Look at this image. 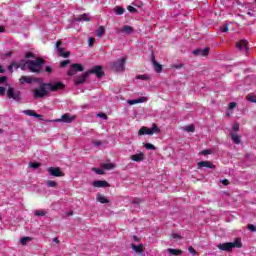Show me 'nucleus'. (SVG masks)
<instances>
[{
    "label": "nucleus",
    "mask_w": 256,
    "mask_h": 256,
    "mask_svg": "<svg viewBox=\"0 0 256 256\" xmlns=\"http://www.w3.org/2000/svg\"><path fill=\"white\" fill-rule=\"evenodd\" d=\"M93 187H97V188L109 187V182L105 180H97L93 182Z\"/></svg>",
    "instance_id": "nucleus-19"
},
{
    "label": "nucleus",
    "mask_w": 256,
    "mask_h": 256,
    "mask_svg": "<svg viewBox=\"0 0 256 256\" xmlns=\"http://www.w3.org/2000/svg\"><path fill=\"white\" fill-rule=\"evenodd\" d=\"M19 67L22 69V71H25V69H29V64H27V61H26L22 65H19Z\"/></svg>",
    "instance_id": "nucleus-44"
},
{
    "label": "nucleus",
    "mask_w": 256,
    "mask_h": 256,
    "mask_svg": "<svg viewBox=\"0 0 256 256\" xmlns=\"http://www.w3.org/2000/svg\"><path fill=\"white\" fill-rule=\"evenodd\" d=\"M53 242H54V243H59V239L54 238V239H53Z\"/></svg>",
    "instance_id": "nucleus-64"
},
{
    "label": "nucleus",
    "mask_w": 256,
    "mask_h": 256,
    "mask_svg": "<svg viewBox=\"0 0 256 256\" xmlns=\"http://www.w3.org/2000/svg\"><path fill=\"white\" fill-rule=\"evenodd\" d=\"M248 229H249V231H252L253 233H256V227H255V225L249 224V225H248Z\"/></svg>",
    "instance_id": "nucleus-46"
},
{
    "label": "nucleus",
    "mask_w": 256,
    "mask_h": 256,
    "mask_svg": "<svg viewBox=\"0 0 256 256\" xmlns=\"http://www.w3.org/2000/svg\"><path fill=\"white\" fill-rule=\"evenodd\" d=\"M132 239H133V241H135L136 243H139V237L133 236Z\"/></svg>",
    "instance_id": "nucleus-60"
},
{
    "label": "nucleus",
    "mask_w": 256,
    "mask_h": 256,
    "mask_svg": "<svg viewBox=\"0 0 256 256\" xmlns=\"http://www.w3.org/2000/svg\"><path fill=\"white\" fill-rule=\"evenodd\" d=\"M97 116L100 117V119L107 120V114L105 113H99Z\"/></svg>",
    "instance_id": "nucleus-50"
},
{
    "label": "nucleus",
    "mask_w": 256,
    "mask_h": 256,
    "mask_svg": "<svg viewBox=\"0 0 256 256\" xmlns=\"http://www.w3.org/2000/svg\"><path fill=\"white\" fill-rule=\"evenodd\" d=\"M220 31H221V33H225V26L224 25L221 26Z\"/></svg>",
    "instance_id": "nucleus-61"
},
{
    "label": "nucleus",
    "mask_w": 256,
    "mask_h": 256,
    "mask_svg": "<svg viewBox=\"0 0 256 256\" xmlns=\"http://www.w3.org/2000/svg\"><path fill=\"white\" fill-rule=\"evenodd\" d=\"M31 57H33L31 52L26 53V59H31Z\"/></svg>",
    "instance_id": "nucleus-59"
},
{
    "label": "nucleus",
    "mask_w": 256,
    "mask_h": 256,
    "mask_svg": "<svg viewBox=\"0 0 256 256\" xmlns=\"http://www.w3.org/2000/svg\"><path fill=\"white\" fill-rule=\"evenodd\" d=\"M137 103H145V101H147V97H140V98H137Z\"/></svg>",
    "instance_id": "nucleus-47"
},
{
    "label": "nucleus",
    "mask_w": 256,
    "mask_h": 256,
    "mask_svg": "<svg viewBox=\"0 0 256 256\" xmlns=\"http://www.w3.org/2000/svg\"><path fill=\"white\" fill-rule=\"evenodd\" d=\"M247 101H250V103H256V96L248 94L246 96Z\"/></svg>",
    "instance_id": "nucleus-32"
},
{
    "label": "nucleus",
    "mask_w": 256,
    "mask_h": 256,
    "mask_svg": "<svg viewBox=\"0 0 256 256\" xmlns=\"http://www.w3.org/2000/svg\"><path fill=\"white\" fill-rule=\"evenodd\" d=\"M93 43H95V38H89V40H88L89 47H91L93 45Z\"/></svg>",
    "instance_id": "nucleus-52"
},
{
    "label": "nucleus",
    "mask_w": 256,
    "mask_h": 256,
    "mask_svg": "<svg viewBox=\"0 0 256 256\" xmlns=\"http://www.w3.org/2000/svg\"><path fill=\"white\" fill-rule=\"evenodd\" d=\"M128 11L130 13H137V9L135 7H133V6H128Z\"/></svg>",
    "instance_id": "nucleus-49"
},
{
    "label": "nucleus",
    "mask_w": 256,
    "mask_h": 256,
    "mask_svg": "<svg viewBox=\"0 0 256 256\" xmlns=\"http://www.w3.org/2000/svg\"><path fill=\"white\" fill-rule=\"evenodd\" d=\"M92 171H94V173H96L97 175H103L105 173L103 169H99V168H92Z\"/></svg>",
    "instance_id": "nucleus-37"
},
{
    "label": "nucleus",
    "mask_w": 256,
    "mask_h": 256,
    "mask_svg": "<svg viewBox=\"0 0 256 256\" xmlns=\"http://www.w3.org/2000/svg\"><path fill=\"white\" fill-rule=\"evenodd\" d=\"M67 215H68V217H71V215H73V211H69V212L67 213Z\"/></svg>",
    "instance_id": "nucleus-63"
},
{
    "label": "nucleus",
    "mask_w": 256,
    "mask_h": 256,
    "mask_svg": "<svg viewBox=\"0 0 256 256\" xmlns=\"http://www.w3.org/2000/svg\"><path fill=\"white\" fill-rule=\"evenodd\" d=\"M60 45H61V41H58L56 43V47H55V49L57 51V55H59V57H64V59H67V57H69V55H71V52H69V51L65 52V50L63 48L59 47Z\"/></svg>",
    "instance_id": "nucleus-11"
},
{
    "label": "nucleus",
    "mask_w": 256,
    "mask_h": 256,
    "mask_svg": "<svg viewBox=\"0 0 256 256\" xmlns=\"http://www.w3.org/2000/svg\"><path fill=\"white\" fill-rule=\"evenodd\" d=\"M241 247H243L241 238H236L234 242H226L225 243V251H227V252L233 251V248L241 249Z\"/></svg>",
    "instance_id": "nucleus-5"
},
{
    "label": "nucleus",
    "mask_w": 256,
    "mask_h": 256,
    "mask_svg": "<svg viewBox=\"0 0 256 256\" xmlns=\"http://www.w3.org/2000/svg\"><path fill=\"white\" fill-rule=\"evenodd\" d=\"M59 89H65V84L62 82L41 83L39 88L34 90L33 97L34 99H43L49 95V91H59Z\"/></svg>",
    "instance_id": "nucleus-1"
},
{
    "label": "nucleus",
    "mask_w": 256,
    "mask_h": 256,
    "mask_svg": "<svg viewBox=\"0 0 256 256\" xmlns=\"http://www.w3.org/2000/svg\"><path fill=\"white\" fill-rule=\"evenodd\" d=\"M131 247L136 253H143V244H139L138 246L135 244H131Z\"/></svg>",
    "instance_id": "nucleus-25"
},
{
    "label": "nucleus",
    "mask_w": 256,
    "mask_h": 256,
    "mask_svg": "<svg viewBox=\"0 0 256 256\" xmlns=\"http://www.w3.org/2000/svg\"><path fill=\"white\" fill-rule=\"evenodd\" d=\"M0 95L3 96L5 95V87L0 86Z\"/></svg>",
    "instance_id": "nucleus-56"
},
{
    "label": "nucleus",
    "mask_w": 256,
    "mask_h": 256,
    "mask_svg": "<svg viewBox=\"0 0 256 256\" xmlns=\"http://www.w3.org/2000/svg\"><path fill=\"white\" fill-rule=\"evenodd\" d=\"M236 47L238 51H241L242 53H248L249 52V46L247 40H240L236 43Z\"/></svg>",
    "instance_id": "nucleus-9"
},
{
    "label": "nucleus",
    "mask_w": 256,
    "mask_h": 256,
    "mask_svg": "<svg viewBox=\"0 0 256 256\" xmlns=\"http://www.w3.org/2000/svg\"><path fill=\"white\" fill-rule=\"evenodd\" d=\"M93 144L95 145V147H101V145H103L101 141H94Z\"/></svg>",
    "instance_id": "nucleus-53"
},
{
    "label": "nucleus",
    "mask_w": 256,
    "mask_h": 256,
    "mask_svg": "<svg viewBox=\"0 0 256 256\" xmlns=\"http://www.w3.org/2000/svg\"><path fill=\"white\" fill-rule=\"evenodd\" d=\"M230 137L233 141V143H235V145H239L241 143V136L235 133H231Z\"/></svg>",
    "instance_id": "nucleus-21"
},
{
    "label": "nucleus",
    "mask_w": 256,
    "mask_h": 256,
    "mask_svg": "<svg viewBox=\"0 0 256 256\" xmlns=\"http://www.w3.org/2000/svg\"><path fill=\"white\" fill-rule=\"evenodd\" d=\"M13 67H15V69H19V64L17 63H12L8 66V71H10V73H13Z\"/></svg>",
    "instance_id": "nucleus-35"
},
{
    "label": "nucleus",
    "mask_w": 256,
    "mask_h": 256,
    "mask_svg": "<svg viewBox=\"0 0 256 256\" xmlns=\"http://www.w3.org/2000/svg\"><path fill=\"white\" fill-rule=\"evenodd\" d=\"M185 131H187V133H194L195 132V126L193 125H188L184 128Z\"/></svg>",
    "instance_id": "nucleus-31"
},
{
    "label": "nucleus",
    "mask_w": 256,
    "mask_h": 256,
    "mask_svg": "<svg viewBox=\"0 0 256 256\" xmlns=\"http://www.w3.org/2000/svg\"><path fill=\"white\" fill-rule=\"evenodd\" d=\"M167 253H169L170 256L175 255V256H179L183 254V251L180 249H174V248H168Z\"/></svg>",
    "instance_id": "nucleus-20"
},
{
    "label": "nucleus",
    "mask_w": 256,
    "mask_h": 256,
    "mask_svg": "<svg viewBox=\"0 0 256 256\" xmlns=\"http://www.w3.org/2000/svg\"><path fill=\"white\" fill-rule=\"evenodd\" d=\"M232 131H234L235 133H237V131H239V123L233 124Z\"/></svg>",
    "instance_id": "nucleus-45"
},
{
    "label": "nucleus",
    "mask_w": 256,
    "mask_h": 256,
    "mask_svg": "<svg viewBox=\"0 0 256 256\" xmlns=\"http://www.w3.org/2000/svg\"><path fill=\"white\" fill-rule=\"evenodd\" d=\"M189 253H191V255H197V250L195 248H193L192 246H190L188 248Z\"/></svg>",
    "instance_id": "nucleus-43"
},
{
    "label": "nucleus",
    "mask_w": 256,
    "mask_h": 256,
    "mask_svg": "<svg viewBox=\"0 0 256 256\" xmlns=\"http://www.w3.org/2000/svg\"><path fill=\"white\" fill-rule=\"evenodd\" d=\"M74 21H75L76 23H79V22H81V21H87V22H89V21H91V18L89 17V14L84 13V14L79 15L78 17H75V18H74Z\"/></svg>",
    "instance_id": "nucleus-17"
},
{
    "label": "nucleus",
    "mask_w": 256,
    "mask_h": 256,
    "mask_svg": "<svg viewBox=\"0 0 256 256\" xmlns=\"http://www.w3.org/2000/svg\"><path fill=\"white\" fill-rule=\"evenodd\" d=\"M130 159L136 163H141V161H145V153L140 152L138 154H134L130 157Z\"/></svg>",
    "instance_id": "nucleus-14"
},
{
    "label": "nucleus",
    "mask_w": 256,
    "mask_h": 256,
    "mask_svg": "<svg viewBox=\"0 0 256 256\" xmlns=\"http://www.w3.org/2000/svg\"><path fill=\"white\" fill-rule=\"evenodd\" d=\"M3 83H7V76L0 77V85H3Z\"/></svg>",
    "instance_id": "nucleus-48"
},
{
    "label": "nucleus",
    "mask_w": 256,
    "mask_h": 256,
    "mask_svg": "<svg viewBox=\"0 0 256 256\" xmlns=\"http://www.w3.org/2000/svg\"><path fill=\"white\" fill-rule=\"evenodd\" d=\"M173 239H181V235L174 233L172 234Z\"/></svg>",
    "instance_id": "nucleus-57"
},
{
    "label": "nucleus",
    "mask_w": 256,
    "mask_h": 256,
    "mask_svg": "<svg viewBox=\"0 0 256 256\" xmlns=\"http://www.w3.org/2000/svg\"><path fill=\"white\" fill-rule=\"evenodd\" d=\"M69 63H71V60H63L61 63H60V67H67L69 65Z\"/></svg>",
    "instance_id": "nucleus-39"
},
{
    "label": "nucleus",
    "mask_w": 256,
    "mask_h": 256,
    "mask_svg": "<svg viewBox=\"0 0 256 256\" xmlns=\"http://www.w3.org/2000/svg\"><path fill=\"white\" fill-rule=\"evenodd\" d=\"M145 149H148L149 151H155V145L151 143L144 144Z\"/></svg>",
    "instance_id": "nucleus-33"
},
{
    "label": "nucleus",
    "mask_w": 256,
    "mask_h": 256,
    "mask_svg": "<svg viewBox=\"0 0 256 256\" xmlns=\"http://www.w3.org/2000/svg\"><path fill=\"white\" fill-rule=\"evenodd\" d=\"M47 187H57V182L49 180L46 182Z\"/></svg>",
    "instance_id": "nucleus-36"
},
{
    "label": "nucleus",
    "mask_w": 256,
    "mask_h": 256,
    "mask_svg": "<svg viewBox=\"0 0 256 256\" xmlns=\"http://www.w3.org/2000/svg\"><path fill=\"white\" fill-rule=\"evenodd\" d=\"M103 35H105V28L103 26H100L97 29L96 36L97 37H103Z\"/></svg>",
    "instance_id": "nucleus-30"
},
{
    "label": "nucleus",
    "mask_w": 256,
    "mask_h": 256,
    "mask_svg": "<svg viewBox=\"0 0 256 256\" xmlns=\"http://www.w3.org/2000/svg\"><path fill=\"white\" fill-rule=\"evenodd\" d=\"M29 167H31V169H39V167H41V164L37 162H30Z\"/></svg>",
    "instance_id": "nucleus-34"
},
{
    "label": "nucleus",
    "mask_w": 256,
    "mask_h": 256,
    "mask_svg": "<svg viewBox=\"0 0 256 256\" xmlns=\"http://www.w3.org/2000/svg\"><path fill=\"white\" fill-rule=\"evenodd\" d=\"M45 72L46 73H53V68H51V66H46Z\"/></svg>",
    "instance_id": "nucleus-51"
},
{
    "label": "nucleus",
    "mask_w": 256,
    "mask_h": 256,
    "mask_svg": "<svg viewBox=\"0 0 256 256\" xmlns=\"http://www.w3.org/2000/svg\"><path fill=\"white\" fill-rule=\"evenodd\" d=\"M122 33H126L127 35H131L133 33V27L129 26V25H125L122 28Z\"/></svg>",
    "instance_id": "nucleus-24"
},
{
    "label": "nucleus",
    "mask_w": 256,
    "mask_h": 256,
    "mask_svg": "<svg viewBox=\"0 0 256 256\" xmlns=\"http://www.w3.org/2000/svg\"><path fill=\"white\" fill-rule=\"evenodd\" d=\"M209 47L203 48V49H196L192 53L193 55L200 56V57H207L209 55Z\"/></svg>",
    "instance_id": "nucleus-13"
},
{
    "label": "nucleus",
    "mask_w": 256,
    "mask_h": 256,
    "mask_svg": "<svg viewBox=\"0 0 256 256\" xmlns=\"http://www.w3.org/2000/svg\"><path fill=\"white\" fill-rule=\"evenodd\" d=\"M78 71H84L83 65L76 63L72 64L70 70L68 71L69 77H73Z\"/></svg>",
    "instance_id": "nucleus-10"
},
{
    "label": "nucleus",
    "mask_w": 256,
    "mask_h": 256,
    "mask_svg": "<svg viewBox=\"0 0 256 256\" xmlns=\"http://www.w3.org/2000/svg\"><path fill=\"white\" fill-rule=\"evenodd\" d=\"M212 151L209 149L202 150L199 155H211Z\"/></svg>",
    "instance_id": "nucleus-41"
},
{
    "label": "nucleus",
    "mask_w": 256,
    "mask_h": 256,
    "mask_svg": "<svg viewBox=\"0 0 256 256\" xmlns=\"http://www.w3.org/2000/svg\"><path fill=\"white\" fill-rule=\"evenodd\" d=\"M97 201H99V203H102V204L109 203V199H107L105 196L101 194L97 195Z\"/></svg>",
    "instance_id": "nucleus-27"
},
{
    "label": "nucleus",
    "mask_w": 256,
    "mask_h": 256,
    "mask_svg": "<svg viewBox=\"0 0 256 256\" xmlns=\"http://www.w3.org/2000/svg\"><path fill=\"white\" fill-rule=\"evenodd\" d=\"M174 69H181L183 67V64H175L173 65Z\"/></svg>",
    "instance_id": "nucleus-58"
},
{
    "label": "nucleus",
    "mask_w": 256,
    "mask_h": 256,
    "mask_svg": "<svg viewBox=\"0 0 256 256\" xmlns=\"http://www.w3.org/2000/svg\"><path fill=\"white\" fill-rule=\"evenodd\" d=\"M114 12L116 15H123V13H125V8H123L121 6H116L114 8Z\"/></svg>",
    "instance_id": "nucleus-28"
},
{
    "label": "nucleus",
    "mask_w": 256,
    "mask_h": 256,
    "mask_svg": "<svg viewBox=\"0 0 256 256\" xmlns=\"http://www.w3.org/2000/svg\"><path fill=\"white\" fill-rule=\"evenodd\" d=\"M151 61L153 63L154 71H156V73H161V71H163V66H161V64H159L157 61H155L154 54H152V56H151Z\"/></svg>",
    "instance_id": "nucleus-15"
},
{
    "label": "nucleus",
    "mask_w": 256,
    "mask_h": 256,
    "mask_svg": "<svg viewBox=\"0 0 256 256\" xmlns=\"http://www.w3.org/2000/svg\"><path fill=\"white\" fill-rule=\"evenodd\" d=\"M30 241H33V238L27 236V237H22L20 239L21 245H27V243H30Z\"/></svg>",
    "instance_id": "nucleus-29"
},
{
    "label": "nucleus",
    "mask_w": 256,
    "mask_h": 256,
    "mask_svg": "<svg viewBox=\"0 0 256 256\" xmlns=\"http://www.w3.org/2000/svg\"><path fill=\"white\" fill-rule=\"evenodd\" d=\"M45 62L41 58H37L36 60H27L28 69L32 73H39L41 67Z\"/></svg>",
    "instance_id": "nucleus-2"
},
{
    "label": "nucleus",
    "mask_w": 256,
    "mask_h": 256,
    "mask_svg": "<svg viewBox=\"0 0 256 256\" xmlns=\"http://www.w3.org/2000/svg\"><path fill=\"white\" fill-rule=\"evenodd\" d=\"M23 113L24 115H28L29 117H36V118L41 117V115L33 112V110H24Z\"/></svg>",
    "instance_id": "nucleus-26"
},
{
    "label": "nucleus",
    "mask_w": 256,
    "mask_h": 256,
    "mask_svg": "<svg viewBox=\"0 0 256 256\" xmlns=\"http://www.w3.org/2000/svg\"><path fill=\"white\" fill-rule=\"evenodd\" d=\"M88 75L94 74L98 79H101L105 75V72H103V67L97 65L94 66L92 69L87 71Z\"/></svg>",
    "instance_id": "nucleus-7"
},
{
    "label": "nucleus",
    "mask_w": 256,
    "mask_h": 256,
    "mask_svg": "<svg viewBox=\"0 0 256 256\" xmlns=\"http://www.w3.org/2000/svg\"><path fill=\"white\" fill-rule=\"evenodd\" d=\"M136 79H141L142 81H147L149 79V76H147V75H137Z\"/></svg>",
    "instance_id": "nucleus-40"
},
{
    "label": "nucleus",
    "mask_w": 256,
    "mask_h": 256,
    "mask_svg": "<svg viewBox=\"0 0 256 256\" xmlns=\"http://www.w3.org/2000/svg\"><path fill=\"white\" fill-rule=\"evenodd\" d=\"M235 107H237V102H231L228 106V111L226 113V115L229 117L231 115H233V109H235Z\"/></svg>",
    "instance_id": "nucleus-22"
},
{
    "label": "nucleus",
    "mask_w": 256,
    "mask_h": 256,
    "mask_svg": "<svg viewBox=\"0 0 256 256\" xmlns=\"http://www.w3.org/2000/svg\"><path fill=\"white\" fill-rule=\"evenodd\" d=\"M129 105H137V99H133V100H130L128 101Z\"/></svg>",
    "instance_id": "nucleus-55"
},
{
    "label": "nucleus",
    "mask_w": 256,
    "mask_h": 256,
    "mask_svg": "<svg viewBox=\"0 0 256 256\" xmlns=\"http://www.w3.org/2000/svg\"><path fill=\"white\" fill-rule=\"evenodd\" d=\"M154 133H161V129L157 127V124L153 123L151 128L146 126L140 128L138 134L139 135H154Z\"/></svg>",
    "instance_id": "nucleus-4"
},
{
    "label": "nucleus",
    "mask_w": 256,
    "mask_h": 256,
    "mask_svg": "<svg viewBox=\"0 0 256 256\" xmlns=\"http://www.w3.org/2000/svg\"><path fill=\"white\" fill-rule=\"evenodd\" d=\"M127 62V58L122 57L118 60L111 63V67L114 71H117L118 73H122L125 71V63Z\"/></svg>",
    "instance_id": "nucleus-3"
},
{
    "label": "nucleus",
    "mask_w": 256,
    "mask_h": 256,
    "mask_svg": "<svg viewBox=\"0 0 256 256\" xmlns=\"http://www.w3.org/2000/svg\"><path fill=\"white\" fill-rule=\"evenodd\" d=\"M75 120V116H71V114L66 113L61 116V119H57V123H72Z\"/></svg>",
    "instance_id": "nucleus-12"
},
{
    "label": "nucleus",
    "mask_w": 256,
    "mask_h": 256,
    "mask_svg": "<svg viewBox=\"0 0 256 256\" xmlns=\"http://www.w3.org/2000/svg\"><path fill=\"white\" fill-rule=\"evenodd\" d=\"M0 73H5V69H3V66L0 65Z\"/></svg>",
    "instance_id": "nucleus-62"
},
{
    "label": "nucleus",
    "mask_w": 256,
    "mask_h": 256,
    "mask_svg": "<svg viewBox=\"0 0 256 256\" xmlns=\"http://www.w3.org/2000/svg\"><path fill=\"white\" fill-rule=\"evenodd\" d=\"M33 81H37L36 79H33L29 76H22L21 79H20V83H28V84H31L33 83Z\"/></svg>",
    "instance_id": "nucleus-23"
},
{
    "label": "nucleus",
    "mask_w": 256,
    "mask_h": 256,
    "mask_svg": "<svg viewBox=\"0 0 256 256\" xmlns=\"http://www.w3.org/2000/svg\"><path fill=\"white\" fill-rule=\"evenodd\" d=\"M202 167H206L207 169H215V165H213V163L210 161L198 162V169H202Z\"/></svg>",
    "instance_id": "nucleus-16"
},
{
    "label": "nucleus",
    "mask_w": 256,
    "mask_h": 256,
    "mask_svg": "<svg viewBox=\"0 0 256 256\" xmlns=\"http://www.w3.org/2000/svg\"><path fill=\"white\" fill-rule=\"evenodd\" d=\"M115 165L113 163L104 164V169H114Z\"/></svg>",
    "instance_id": "nucleus-42"
},
{
    "label": "nucleus",
    "mask_w": 256,
    "mask_h": 256,
    "mask_svg": "<svg viewBox=\"0 0 256 256\" xmlns=\"http://www.w3.org/2000/svg\"><path fill=\"white\" fill-rule=\"evenodd\" d=\"M48 173L52 177H64L65 176V173H63V171H61V168H59V167L48 168Z\"/></svg>",
    "instance_id": "nucleus-8"
},
{
    "label": "nucleus",
    "mask_w": 256,
    "mask_h": 256,
    "mask_svg": "<svg viewBox=\"0 0 256 256\" xmlns=\"http://www.w3.org/2000/svg\"><path fill=\"white\" fill-rule=\"evenodd\" d=\"M89 77V72H85L82 76H79L76 79V85H83L85 81H87V78Z\"/></svg>",
    "instance_id": "nucleus-18"
},
{
    "label": "nucleus",
    "mask_w": 256,
    "mask_h": 256,
    "mask_svg": "<svg viewBox=\"0 0 256 256\" xmlns=\"http://www.w3.org/2000/svg\"><path fill=\"white\" fill-rule=\"evenodd\" d=\"M35 215L37 217H45V211H43V210H36L35 211Z\"/></svg>",
    "instance_id": "nucleus-38"
},
{
    "label": "nucleus",
    "mask_w": 256,
    "mask_h": 256,
    "mask_svg": "<svg viewBox=\"0 0 256 256\" xmlns=\"http://www.w3.org/2000/svg\"><path fill=\"white\" fill-rule=\"evenodd\" d=\"M7 97L8 99H13L14 101H21V91L13 88V87H9L7 90Z\"/></svg>",
    "instance_id": "nucleus-6"
},
{
    "label": "nucleus",
    "mask_w": 256,
    "mask_h": 256,
    "mask_svg": "<svg viewBox=\"0 0 256 256\" xmlns=\"http://www.w3.org/2000/svg\"><path fill=\"white\" fill-rule=\"evenodd\" d=\"M218 249H220L221 251H225V243L219 244Z\"/></svg>",
    "instance_id": "nucleus-54"
}]
</instances>
